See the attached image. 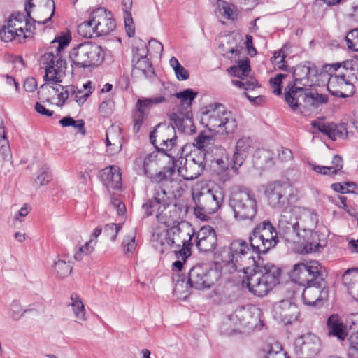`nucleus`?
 I'll use <instances>...</instances> for the list:
<instances>
[{"mask_svg": "<svg viewBox=\"0 0 358 358\" xmlns=\"http://www.w3.org/2000/svg\"><path fill=\"white\" fill-rule=\"evenodd\" d=\"M331 169L333 175H336L343 166L342 157L338 155H335L331 161V166H328Z\"/></svg>", "mask_w": 358, "mask_h": 358, "instance_id": "63", "label": "nucleus"}, {"mask_svg": "<svg viewBox=\"0 0 358 358\" xmlns=\"http://www.w3.org/2000/svg\"><path fill=\"white\" fill-rule=\"evenodd\" d=\"M217 6L220 8L221 15L226 19L232 20L235 19V15L233 10L231 8V5L223 0L217 1Z\"/></svg>", "mask_w": 358, "mask_h": 358, "instance_id": "50", "label": "nucleus"}, {"mask_svg": "<svg viewBox=\"0 0 358 358\" xmlns=\"http://www.w3.org/2000/svg\"><path fill=\"white\" fill-rule=\"evenodd\" d=\"M237 220H253L257 213L255 194L248 189L234 193L229 201Z\"/></svg>", "mask_w": 358, "mask_h": 358, "instance_id": "12", "label": "nucleus"}, {"mask_svg": "<svg viewBox=\"0 0 358 358\" xmlns=\"http://www.w3.org/2000/svg\"><path fill=\"white\" fill-rule=\"evenodd\" d=\"M35 29V24L27 14L13 13L6 24L0 29V38L4 42L24 43L33 38Z\"/></svg>", "mask_w": 358, "mask_h": 358, "instance_id": "6", "label": "nucleus"}, {"mask_svg": "<svg viewBox=\"0 0 358 358\" xmlns=\"http://www.w3.org/2000/svg\"><path fill=\"white\" fill-rule=\"evenodd\" d=\"M169 63L173 69L176 78L179 80H187L189 77V73L178 62V59L172 57Z\"/></svg>", "mask_w": 358, "mask_h": 358, "instance_id": "42", "label": "nucleus"}, {"mask_svg": "<svg viewBox=\"0 0 358 358\" xmlns=\"http://www.w3.org/2000/svg\"><path fill=\"white\" fill-rule=\"evenodd\" d=\"M115 103L111 99H108L101 102L99 108V112L103 117H108L113 112Z\"/></svg>", "mask_w": 358, "mask_h": 358, "instance_id": "53", "label": "nucleus"}, {"mask_svg": "<svg viewBox=\"0 0 358 358\" xmlns=\"http://www.w3.org/2000/svg\"><path fill=\"white\" fill-rule=\"evenodd\" d=\"M323 68L329 76L327 83L329 93L342 98L348 97L354 93L355 87L348 75L353 69L352 62L343 61L326 64Z\"/></svg>", "mask_w": 358, "mask_h": 358, "instance_id": "4", "label": "nucleus"}, {"mask_svg": "<svg viewBox=\"0 0 358 358\" xmlns=\"http://www.w3.org/2000/svg\"><path fill=\"white\" fill-rule=\"evenodd\" d=\"M201 123L210 131L222 135L233 134L237 127L234 115L220 103L210 104L206 108Z\"/></svg>", "mask_w": 358, "mask_h": 358, "instance_id": "5", "label": "nucleus"}, {"mask_svg": "<svg viewBox=\"0 0 358 358\" xmlns=\"http://www.w3.org/2000/svg\"><path fill=\"white\" fill-rule=\"evenodd\" d=\"M10 156L9 143L6 138L3 122L0 117V169L3 167L4 162L8 161Z\"/></svg>", "mask_w": 358, "mask_h": 358, "instance_id": "33", "label": "nucleus"}, {"mask_svg": "<svg viewBox=\"0 0 358 358\" xmlns=\"http://www.w3.org/2000/svg\"><path fill=\"white\" fill-rule=\"evenodd\" d=\"M158 144L157 145H154L158 152H162L166 155H167L171 160L176 159V157L173 155L172 150H173L176 145H169V141H165L164 143L162 141H157Z\"/></svg>", "mask_w": 358, "mask_h": 358, "instance_id": "52", "label": "nucleus"}, {"mask_svg": "<svg viewBox=\"0 0 358 358\" xmlns=\"http://www.w3.org/2000/svg\"><path fill=\"white\" fill-rule=\"evenodd\" d=\"M24 10L27 16L34 24H45L51 20L55 13V2L53 0H29Z\"/></svg>", "mask_w": 358, "mask_h": 358, "instance_id": "14", "label": "nucleus"}, {"mask_svg": "<svg viewBox=\"0 0 358 358\" xmlns=\"http://www.w3.org/2000/svg\"><path fill=\"white\" fill-rule=\"evenodd\" d=\"M125 28L129 37H132L135 34V28L131 17V13L124 15Z\"/></svg>", "mask_w": 358, "mask_h": 358, "instance_id": "64", "label": "nucleus"}, {"mask_svg": "<svg viewBox=\"0 0 358 358\" xmlns=\"http://www.w3.org/2000/svg\"><path fill=\"white\" fill-rule=\"evenodd\" d=\"M26 310H23L19 301H14L10 305V315L14 320L20 319Z\"/></svg>", "mask_w": 358, "mask_h": 358, "instance_id": "57", "label": "nucleus"}, {"mask_svg": "<svg viewBox=\"0 0 358 358\" xmlns=\"http://www.w3.org/2000/svg\"><path fill=\"white\" fill-rule=\"evenodd\" d=\"M172 161L171 166H164L159 172L152 174L151 172L146 176L150 178L152 182L161 183L165 181H171L172 177L176 172V166H178L177 162Z\"/></svg>", "mask_w": 358, "mask_h": 358, "instance_id": "32", "label": "nucleus"}, {"mask_svg": "<svg viewBox=\"0 0 358 358\" xmlns=\"http://www.w3.org/2000/svg\"><path fill=\"white\" fill-rule=\"evenodd\" d=\"M287 76L284 73H278L275 77L271 78L269 80L270 85L273 90V92L276 95H280L282 94L281 84L283 78H285Z\"/></svg>", "mask_w": 358, "mask_h": 358, "instance_id": "49", "label": "nucleus"}, {"mask_svg": "<svg viewBox=\"0 0 358 358\" xmlns=\"http://www.w3.org/2000/svg\"><path fill=\"white\" fill-rule=\"evenodd\" d=\"M350 329L352 332L348 338V354L351 358H358V320L353 321Z\"/></svg>", "mask_w": 358, "mask_h": 358, "instance_id": "36", "label": "nucleus"}, {"mask_svg": "<svg viewBox=\"0 0 358 358\" xmlns=\"http://www.w3.org/2000/svg\"><path fill=\"white\" fill-rule=\"evenodd\" d=\"M298 84L289 83L285 90V99L289 106L296 110L299 108V99L304 96L306 90Z\"/></svg>", "mask_w": 358, "mask_h": 358, "instance_id": "30", "label": "nucleus"}, {"mask_svg": "<svg viewBox=\"0 0 358 358\" xmlns=\"http://www.w3.org/2000/svg\"><path fill=\"white\" fill-rule=\"evenodd\" d=\"M136 245L135 234L127 236L122 242L124 254H134Z\"/></svg>", "mask_w": 358, "mask_h": 358, "instance_id": "54", "label": "nucleus"}, {"mask_svg": "<svg viewBox=\"0 0 358 358\" xmlns=\"http://www.w3.org/2000/svg\"><path fill=\"white\" fill-rule=\"evenodd\" d=\"M122 229L121 224L115 223L107 224L104 227V233L111 236L112 241H115L118 232Z\"/></svg>", "mask_w": 358, "mask_h": 358, "instance_id": "61", "label": "nucleus"}, {"mask_svg": "<svg viewBox=\"0 0 358 358\" xmlns=\"http://www.w3.org/2000/svg\"><path fill=\"white\" fill-rule=\"evenodd\" d=\"M150 140L153 145H157V141L164 143L165 141H169V145H176L177 136L175 127L171 123L161 122L150 132Z\"/></svg>", "mask_w": 358, "mask_h": 358, "instance_id": "22", "label": "nucleus"}, {"mask_svg": "<svg viewBox=\"0 0 358 358\" xmlns=\"http://www.w3.org/2000/svg\"><path fill=\"white\" fill-rule=\"evenodd\" d=\"M317 74V68L314 63L306 61L296 65L292 70L294 78L293 83L299 85H310L309 80L310 77H315Z\"/></svg>", "mask_w": 358, "mask_h": 358, "instance_id": "23", "label": "nucleus"}, {"mask_svg": "<svg viewBox=\"0 0 358 358\" xmlns=\"http://www.w3.org/2000/svg\"><path fill=\"white\" fill-rule=\"evenodd\" d=\"M303 342L300 346L301 355L304 358H312L319 352L320 342L317 336L308 334L302 337Z\"/></svg>", "mask_w": 358, "mask_h": 358, "instance_id": "29", "label": "nucleus"}, {"mask_svg": "<svg viewBox=\"0 0 358 358\" xmlns=\"http://www.w3.org/2000/svg\"><path fill=\"white\" fill-rule=\"evenodd\" d=\"M113 131L112 129H108L106 131V146H107V152L110 155H113L115 153L120 151L122 148V145L120 140L116 138L115 139L113 138L112 136L113 135Z\"/></svg>", "mask_w": 358, "mask_h": 358, "instance_id": "40", "label": "nucleus"}, {"mask_svg": "<svg viewBox=\"0 0 358 358\" xmlns=\"http://www.w3.org/2000/svg\"><path fill=\"white\" fill-rule=\"evenodd\" d=\"M70 299L71 301L70 305L73 308L75 317L82 321H86L87 317L85 306L80 296L76 293H72Z\"/></svg>", "mask_w": 358, "mask_h": 358, "instance_id": "38", "label": "nucleus"}, {"mask_svg": "<svg viewBox=\"0 0 358 358\" xmlns=\"http://www.w3.org/2000/svg\"><path fill=\"white\" fill-rule=\"evenodd\" d=\"M142 207L147 216L152 215L155 210H157L158 213L163 208V206L160 203H157L154 199L148 200Z\"/></svg>", "mask_w": 358, "mask_h": 358, "instance_id": "56", "label": "nucleus"}, {"mask_svg": "<svg viewBox=\"0 0 358 358\" xmlns=\"http://www.w3.org/2000/svg\"><path fill=\"white\" fill-rule=\"evenodd\" d=\"M69 58L72 62V66L87 68L101 64L104 59V53L100 45L92 42H85L71 49Z\"/></svg>", "mask_w": 358, "mask_h": 358, "instance_id": "9", "label": "nucleus"}, {"mask_svg": "<svg viewBox=\"0 0 358 358\" xmlns=\"http://www.w3.org/2000/svg\"><path fill=\"white\" fill-rule=\"evenodd\" d=\"M328 101V96L325 94H318L316 91L306 90L303 96V102L307 106L315 108Z\"/></svg>", "mask_w": 358, "mask_h": 358, "instance_id": "34", "label": "nucleus"}, {"mask_svg": "<svg viewBox=\"0 0 358 358\" xmlns=\"http://www.w3.org/2000/svg\"><path fill=\"white\" fill-rule=\"evenodd\" d=\"M273 314L275 320L285 324L296 321L299 315L297 306L289 300H281L273 306Z\"/></svg>", "mask_w": 358, "mask_h": 358, "instance_id": "21", "label": "nucleus"}, {"mask_svg": "<svg viewBox=\"0 0 358 358\" xmlns=\"http://www.w3.org/2000/svg\"><path fill=\"white\" fill-rule=\"evenodd\" d=\"M252 142V141L250 137L240 138L236 143V150L245 154L251 148Z\"/></svg>", "mask_w": 358, "mask_h": 358, "instance_id": "59", "label": "nucleus"}, {"mask_svg": "<svg viewBox=\"0 0 358 358\" xmlns=\"http://www.w3.org/2000/svg\"><path fill=\"white\" fill-rule=\"evenodd\" d=\"M311 125L313 128H317L320 132L327 135L331 139L336 140V125L326 124L317 121H313Z\"/></svg>", "mask_w": 358, "mask_h": 358, "instance_id": "43", "label": "nucleus"}, {"mask_svg": "<svg viewBox=\"0 0 358 358\" xmlns=\"http://www.w3.org/2000/svg\"><path fill=\"white\" fill-rule=\"evenodd\" d=\"M96 241L90 240L85 243L83 246L78 248V250L74 254V258L77 261H80L84 255H87L92 253L94 250V247Z\"/></svg>", "mask_w": 358, "mask_h": 358, "instance_id": "47", "label": "nucleus"}, {"mask_svg": "<svg viewBox=\"0 0 358 358\" xmlns=\"http://www.w3.org/2000/svg\"><path fill=\"white\" fill-rule=\"evenodd\" d=\"M165 100L164 96L138 99L132 115L134 133L137 134L140 131L144 120L148 117L150 108L154 105L164 102Z\"/></svg>", "mask_w": 358, "mask_h": 358, "instance_id": "19", "label": "nucleus"}, {"mask_svg": "<svg viewBox=\"0 0 358 358\" xmlns=\"http://www.w3.org/2000/svg\"><path fill=\"white\" fill-rule=\"evenodd\" d=\"M327 327L329 335L335 336L339 340L344 341L348 335L347 327L338 315L333 314L329 317Z\"/></svg>", "mask_w": 358, "mask_h": 358, "instance_id": "28", "label": "nucleus"}, {"mask_svg": "<svg viewBox=\"0 0 358 358\" xmlns=\"http://www.w3.org/2000/svg\"><path fill=\"white\" fill-rule=\"evenodd\" d=\"M248 243L235 239L228 247L220 248L215 259L231 267L234 271H243L246 275L247 287L253 294L263 297L280 282L282 270L264 260L259 255H252Z\"/></svg>", "mask_w": 358, "mask_h": 358, "instance_id": "1", "label": "nucleus"}, {"mask_svg": "<svg viewBox=\"0 0 358 358\" xmlns=\"http://www.w3.org/2000/svg\"><path fill=\"white\" fill-rule=\"evenodd\" d=\"M212 166L217 174L224 173L229 169L227 157H222L221 158L213 160L212 162Z\"/></svg>", "mask_w": 358, "mask_h": 358, "instance_id": "51", "label": "nucleus"}, {"mask_svg": "<svg viewBox=\"0 0 358 358\" xmlns=\"http://www.w3.org/2000/svg\"><path fill=\"white\" fill-rule=\"evenodd\" d=\"M265 355L263 358H289L278 343L268 344L264 349Z\"/></svg>", "mask_w": 358, "mask_h": 358, "instance_id": "39", "label": "nucleus"}, {"mask_svg": "<svg viewBox=\"0 0 358 358\" xmlns=\"http://www.w3.org/2000/svg\"><path fill=\"white\" fill-rule=\"evenodd\" d=\"M73 270V265L71 262L65 259H58L55 262L53 266V273L56 278L64 279L69 276Z\"/></svg>", "mask_w": 358, "mask_h": 358, "instance_id": "35", "label": "nucleus"}, {"mask_svg": "<svg viewBox=\"0 0 358 358\" xmlns=\"http://www.w3.org/2000/svg\"><path fill=\"white\" fill-rule=\"evenodd\" d=\"M51 176L50 172L48 168L41 169L40 174L36 177L35 180L36 184L38 186H43L50 181Z\"/></svg>", "mask_w": 358, "mask_h": 358, "instance_id": "60", "label": "nucleus"}, {"mask_svg": "<svg viewBox=\"0 0 358 358\" xmlns=\"http://www.w3.org/2000/svg\"><path fill=\"white\" fill-rule=\"evenodd\" d=\"M214 273V271L208 269L206 266L196 265L189 271L187 284L190 287L198 290L209 289L214 285L212 277V274Z\"/></svg>", "mask_w": 358, "mask_h": 358, "instance_id": "17", "label": "nucleus"}, {"mask_svg": "<svg viewBox=\"0 0 358 358\" xmlns=\"http://www.w3.org/2000/svg\"><path fill=\"white\" fill-rule=\"evenodd\" d=\"M179 175L185 180H193L199 177L205 169V163L201 157L187 159L184 157L173 159Z\"/></svg>", "mask_w": 358, "mask_h": 358, "instance_id": "18", "label": "nucleus"}, {"mask_svg": "<svg viewBox=\"0 0 358 358\" xmlns=\"http://www.w3.org/2000/svg\"><path fill=\"white\" fill-rule=\"evenodd\" d=\"M60 87H62L63 91L61 92L60 93H58L57 94L59 101L60 102L57 105L59 106H62L64 104L65 101L68 99L69 95L71 94H73V93L76 92V87L72 85Z\"/></svg>", "mask_w": 358, "mask_h": 358, "instance_id": "58", "label": "nucleus"}, {"mask_svg": "<svg viewBox=\"0 0 358 358\" xmlns=\"http://www.w3.org/2000/svg\"><path fill=\"white\" fill-rule=\"evenodd\" d=\"M245 157H246L245 154L238 152L236 150L234 153L232 160H231V163H232L231 169L235 172H237L239 167L243 164Z\"/></svg>", "mask_w": 358, "mask_h": 358, "instance_id": "62", "label": "nucleus"}, {"mask_svg": "<svg viewBox=\"0 0 358 358\" xmlns=\"http://www.w3.org/2000/svg\"><path fill=\"white\" fill-rule=\"evenodd\" d=\"M94 23L96 24L94 27L98 36L107 35L116 27L115 20L108 16L103 8H99L94 13Z\"/></svg>", "mask_w": 358, "mask_h": 358, "instance_id": "25", "label": "nucleus"}, {"mask_svg": "<svg viewBox=\"0 0 358 358\" xmlns=\"http://www.w3.org/2000/svg\"><path fill=\"white\" fill-rule=\"evenodd\" d=\"M99 178L108 190L121 188L122 176L120 169L116 166H110L101 170Z\"/></svg>", "mask_w": 358, "mask_h": 358, "instance_id": "26", "label": "nucleus"}, {"mask_svg": "<svg viewBox=\"0 0 358 358\" xmlns=\"http://www.w3.org/2000/svg\"><path fill=\"white\" fill-rule=\"evenodd\" d=\"M158 152L154 151L148 154L143 161V171L147 176L151 172L152 169L157 166Z\"/></svg>", "mask_w": 358, "mask_h": 358, "instance_id": "46", "label": "nucleus"}, {"mask_svg": "<svg viewBox=\"0 0 358 358\" xmlns=\"http://www.w3.org/2000/svg\"><path fill=\"white\" fill-rule=\"evenodd\" d=\"M198 93L194 92L192 89H186L183 91L177 92L174 94V96L180 101L181 104L183 106H186V109H189L192 101L197 96ZM171 119L174 122L176 126H177L179 129L182 130L185 129L184 124L185 122H189L192 127L193 129H191V131L194 133L195 132V127L192 123V118L191 117V114L189 110H187L185 113L178 114L176 113H173L171 115Z\"/></svg>", "mask_w": 358, "mask_h": 358, "instance_id": "16", "label": "nucleus"}, {"mask_svg": "<svg viewBox=\"0 0 358 358\" xmlns=\"http://www.w3.org/2000/svg\"><path fill=\"white\" fill-rule=\"evenodd\" d=\"M250 308L244 306L238 307L236 310L227 317L229 323L227 324H233L234 327L245 326L250 323L251 311Z\"/></svg>", "mask_w": 358, "mask_h": 358, "instance_id": "31", "label": "nucleus"}, {"mask_svg": "<svg viewBox=\"0 0 358 358\" xmlns=\"http://www.w3.org/2000/svg\"><path fill=\"white\" fill-rule=\"evenodd\" d=\"M91 85L92 83L90 81H88L87 83L83 85V87L84 90H86L89 89L87 92H84L83 90H76V92L73 93V94L75 95V101L78 103V105H83L92 93L91 90Z\"/></svg>", "mask_w": 358, "mask_h": 358, "instance_id": "45", "label": "nucleus"}, {"mask_svg": "<svg viewBox=\"0 0 358 358\" xmlns=\"http://www.w3.org/2000/svg\"><path fill=\"white\" fill-rule=\"evenodd\" d=\"M250 250L252 255L266 254L279 243L275 227L268 220L257 224L249 235Z\"/></svg>", "mask_w": 358, "mask_h": 358, "instance_id": "7", "label": "nucleus"}, {"mask_svg": "<svg viewBox=\"0 0 358 358\" xmlns=\"http://www.w3.org/2000/svg\"><path fill=\"white\" fill-rule=\"evenodd\" d=\"M95 25L93 15L89 20L84 21L78 26V33L80 36L87 38L98 37L96 36V28L94 27Z\"/></svg>", "mask_w": 358, "mask_h": 358, "instance_id": "37", "label": "nucleus"}, {"mask_svg": "<svg viewBox=\"0 0 358 358\" xmlns=\"http://www.w3.org/2000/svg\"><path fill=\"white\" fill-rule=\"evenodd\" d=\"M213 143L214 139L213 136L208 135L206 131H203L195 138L193 145L199 150H206L210 145H213Z\"/></svg>", "mask_w": 358, "mask_h": 358, "instance_id": "41", "label": "nucleus"}, {"mask_svg": "<svg viewBox=\"0 0 358 358\" xmlns=\"http://www.w3.org/2000/svg\"><path fill=\"white\" fill-rule=\"evenodd\" d=\"M217 238L215 229L210 227H203L196 236V247L204 252H209L217 247Z\"/></svg>", "mask_w": 358, "mask_h": 358, "instance_id": "24", "label": "nucleus"}, {"mask_svg": "<svg viewBox=\"0 0 358 358\" xmlns=\"http://www.w3.org/2000/svg\"><path fill=\"white\" fill-rule=\"evenodd\" d=\"M348 48L358 51V28L350 31L346 36Z\"/></svg>", "mask_w": 358, "mask_h": 358, "instance_id": "55", "label": "nucleus"}, {"mask_svg": "<svg viewBox=\"0 0 358 358\" xmlns=\"http://www.w3.org/2000/svg\"><path fill=\"white\" fill-rule=\"evenodd\" d=\"M264 192L268 205L274 209L287 210L297 200L294 189L287 182H271L266 185Z\"/></svg>", "mask_w": 358, "mask_h": 358, "instance_id": "11", "label": "nucleus"}, {"mask_svg": "<svg viewBox=\"0 0 358 358\" xmlns=\"http://www.w3.org/2000/svg\"><path fill=\"white\" fill-rule=\"evenodd\" d=\"M132 66L131 75L133 76L138 77L143 76L145 78H151L155 75L152 65L147 57L134 56L132 59Z\"/></svg>", "mask_w": 358, "mask_h": 358, "instance_id": "27", "label": "nucleus"}, {"mask_svg": "<svg viewBox=\"0 0 358 358\" xmlns=\"http://www.w3.org/2000/svg\"><path fill=\"white\" fill-rule=\"evenodd\" d=\"M194 229L186 224L184 221L176 226H172L166 233V243L170 245H175L178 250H175L177 259L183 261L191 255L190 247L192 245V239Z\"/></svg>", "mask_w": 358, "mask_h": 358, "instance_id": "8", "label": "nucleus"}, {"mask_svg": "<svg viewBox=\"0 0 358 358\" xmlns=\"http://www.w3.org/2000/svg\"><path fill=\"white\" fill-rule=\"evenodd\" d=\"M323 277H325L324 271L317 261L298 263L294 266L291 272L292 280L303 286L316 280L322 281Z\"/></svg>", "mask_w": 358, "mask_h": 358, "instance_id": "13", "label": "nucleus"}, {"mask_svg": "<svg viewBox=\"0 0 358 358\" xmlns=\"http://www.w3.org/2000/svg\"><path fill=\"white\" fill-rule=\"evenodd\" d=\"M187 212V205L179 201L173 205L167 204L163 206L162 210L156 214V219L158 222L171 228L182 222Z\"/></svg>", "mask_w": 358, "mask_h": 358, "instance_id": "15", "label": "nucleus"}, {"mask_svg": "<svg viewBox=\"0 0 358 358\" xmlns=\"http://www.w3.org/2000/svg\"><path fill=\"white\" fill-rule=\"evenodd\" d=\"M71 38L67 36L56 37L51 43V51L45 52L40 59L41 66L45 69L43 79L52 83L62 82L65 75L66 63L62 59L61 52L70 43Z\"/></svg>", "mask_w": 358, "mask_h": 358, "instance_id": "3", "label": "nucleus"}, {"mask_svg": "<svg viewBox=\"0 0 358 358\" xmlns=\"http://www.w3.org/2000/svg\"><path fill=\"white\" fill-rule=\"evenodd\" d=\"M152 199L156 201L157 203H160L162 206L170 204L166 191L159 185L155 187Z\"/></svg>", "mask_w": 358, "mask_h": 358, "instance_id": "48", "label": "nucleus"}, {"mask_svg": "<svg viewBox=\"0 0 358 358\" xmlns=\"http://www.w3.org/2000/svg\"><path fill=\"white\" fill-rule=\"evenodd\" d=\"M358 280V268H351L344 272L342 275L343 283L349 289L354 282Z\"/></svg>", "mask_w": 358, "mask_h": 358, "instance_id": "44", "label": "nucleus"}, {"mask_svg": "<svg viewBox=\"0 0 358 358\" xmlns=\"http://www.w3.org/2000/svg\"><path fill=\"white\" fill-rule=\"evenodd\" d=\"M194 213L196 218L207 221L210 215L216 213L222 206L224 194L220 190L208 189L193 196Z\"/></svg>", "mask_w": 358, "mask_h": 358, "instance_id": "10", "label": "nucleus"}, {"mask_svg": "<svg viewBox=\"0 0 358 358\" xmlns=\"http://www.w3.org/2000/svg\"><path fill=\"white\" fill-rule=\"evenodd\" d=\"M317 222V214L313 210H304L299 217L289 210H283L278 222V236L287 243L298 244L303 252H317L324 246L313 231Z\"/></svg>", "mask_w": 358, "mask_h": 358, "instance_id": "2", "label": "nucleus"}, {"mask_svg": "<svg viewBox=\"0 0 358 358\" xmlns=\"http://www.w3.org/2000/svg\"><path fill=\"white\" fill-rule=\"evenodd\" d=\"M302 293V299L308 306H317L328 298L329 291L326 287L324 277L322 281L316 280L306 285Z\"/></svg>", "mask_w": 358, "mask_h": 358, "instance_id": "20", "label": "nucleus"}]
</instances>
